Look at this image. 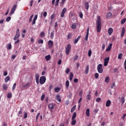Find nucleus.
Masks as SVG:
<instances>
[{"instance_id": "obj_19", "label": "nucleus", "mask_w": 126, "mask_h": 126, "mask_svg": "<svg viewBox=\"0 0 126 126\" xmlns=\"http://www.w3.org/2000/svg\"><path fill=\"white\" fill-rule=\"evenodd\" d=\"M86 114L87 117H89V116H90V109H89V108L87 109Z\"/></svg>"}, {"instance_id": "obj_31", "label": "nucleus", "mask_w": 126, "mask_h": 126, "mask_svg": "<svg viewBox=\"0 0 126 126\" xmlns=\"http://www.w3.org/2000/svg\"><path fill=\"white\" fill-rule=\"evenodd\" d=\"M7 98H8V99H10V98H11V97H12V94L11 93H8L7 94Z\"/></svg>"}, {"instance_id": "obj_2", "label": "nucleus", "mask_w": 126, "mask_h": 126, "mask_svg": "<svg viewBox=\"0 0 126 126\" xmlns=\"http://www.w3.org/2000/svg\"><path fill=\"white\" fill-rule=\"evenodd\" d=\"M75 118H76V112H74L71 118L72 121L71 124L72 126H75L76 125V120H74Z\"/></svg>"}, {"instance_id": "obj_3", "label": "nucleus", "mask_w": 126, "mask_h": 126, "mask_svg": "<svg viewBox=\"0 0 126 126\" xmlns=\"http://www.w3.org/2000/svg\"><path fill=\"white\" fill-rule=\"evenodd\" d=\"M70 50H71V45L68 44L66 45L65 49L66 55H68V54H69Z\"/></svg>"}, {"instance_id": "obj_54", "label": "nucleus", "mask_w": 126, "mask_h": 126, "mask_svg": "<svg viewBox=\"0 0 126 126\" xmlns=\"http://www.w3.org/2000/svg\"><path fill=\"white\" fill-rule=\"evenodd\" d=\"M15 88H16V83H14L12 87V90H15Z\"/></svg>"}, {"instance_id": "obj_25", "label": "nucleus", "mask_w": 126, "mask_h": 126, "mask_svg": "<svg viewBox=\"0 0 126 126\" xmlns=\"http://www.w3.org/2000/svg\"><path fill=\"white\" fill-rule=\"evenodd\" d=\"M113 16V14H112V13L109 12L106 14V18H109V17H111V16Z\"/></svg>"}, {"instance_id": "obj_49", "label": "nucleus", "mask_w": 126, "mask_h": 126, "mask_svg": "<svg viewBox=\"0 0 126 126\" xmlns=\"http://www.w3.org/2000/svg\"><path fill=\"white\" fill-rule=\"evenodd\" d=\"M35 79H39V75L38 73L35 74Z\"/></svg>"}, {"instance_id": "obj_7", "label": "nucleus", "mask_w": 126, "mask_h": 126, "mask_svg": "<svg viewBox=\"0 0 126 126\" xmlns=\"http://www.w3.org/2000/svg\"><path fill=\"white\" fill-rule=\"evenodd\" d=\"M17 7V4H14L12 9H11V11L10 12V15H12L13 14V13H14V11H15V10H16V7Z\"/></svg>"}, {"instance_id": "obj_42", "label": "nucleus", "mask_w": 126, "mask_h": 126, "mask_svg": "<svg viewBox=\"0 0 126 126\" xmlns=\"http://www.w3.org/2000/svg\"><path fill=\"white\" fill-rule=\"evenodd\" d=\"M126 18L123 19L121 21V24H122V25H123V24H125V23H126Z\"/></svg>"}, {"instance_id": "obj_10", "label": "nucleus", "mask_w": 126, "mask_h": 126, "mask_svg": "<svg viewBox=\"0 0 126 126\" xmlns=\"http://www.w3.org/2000/svg\"><path fill=\"white\" fill-rule=\"evenodd\" d=\"M48 108L50 110V111H52V110H54V108H55V104L53 103H50L48 105Z\"/></svg>"}, {"instance_id": "obj_64", "label": "nucleus", "mask_w": 126, "mask_h": 126, "mask_svg": "<svg viewBox=\"0 0 126 126\" xmlns=\"http://www.w3.org/2000/svg\"><path fill=\"white\" fill-rule=\"evenodd\" d=\"M74 82H75V83H77V82H78V79L75 78L74 79Z\"/></svg>"}, {"instance_id": "obj_36", "label": "nucleus", "mask_w": 126, "mask_h": 126, "mask_svg": "<svg viewBox=\"0 0 126 126\" xmlns=\"http://www.w3.org/2000/svg\"><path fill=\"white\" fill-rule=\"evenodd\" d=\"M122 58H123V54L120 53L118 55V59L119 60H122Z\"/></svg>"}, {"instance_id": "obj_14", "label": "nucleus", "mask_w": 126, "mask_h": 126, "mask_svg": "<svg viewBox=\"0 0 126 126\" xmlns=\"http://www.w3.org/2000/svg\"><path fill=\"white\" fill-rule=\"evenodd\" d=\"M112 46H113V44L112 43H110L109 45L108 46V48H106V52H110L111 51V49H112Z\"/></svg>"}, {"instance_id": "obj_37", "label": "nucleus", "mask_w": 126, "mask_h": 126, "mask_svg": "<svg viewBox=\"0 0 126 126\" xmlns=\"http://www.w3.org/2000/svg\"><path fill=\"white\" fill-rule=\"evenodd\" d=\"M110 81V77H106L105 79V82H106V83H108Z\"/></svg>"}, {"instance_id": "obj_11", "label": "nucleus", "mask_w": 126, "mask_h": 126, "mask_svg": "<svg viewBox=\"0 0 126 126\" xmlns=\"http://www.w3.org/2000/svg\"><path fill=\"white\" fill-rule=\"evenodd\" d=\"M66 12V8H64L61 13V17H63L64 16V13Z\"/></svg>"}, {"instance_id": "obj_27", "label": "nucleus", "mask_w": 126, "mask_h": 126, "mask_svg": "<svg viewBox=\"0 0 126 126\" xmlns=\"http://www.w3.org/2000/svg\"><path fill=\"white\" fill-rule=\"evenodd\" d=\"M75 109H76V105H74L72 107L71 109V113H73V112L75 111Z\"/></svg>"}, {"instance_id": "obj_30", "label": "nucleus", "mask_w": 126, "mask_h": 126, "mask_svg": "<svg viewBox=\"0 0 126 126\" xmlns=\"http://www.w3.org/2000/svg\"><path fill=\"white\" fill-rule=\"evenodd\" d=\"M65 86L67 88H68V87H69V81L67 80L65 82Z\"/></svg>"}, {"instance_id": "obj_56", "label": "nucleus", "mask_w": 126, "mask_h": 126, "mask_svg": "<svg viewBox=\"0 0 126 126\" xmlns=\"http://www.w3.org/2000/svg\"><path fill=\"white\" fill-rule=\"evenodd\" d=\"M115 85H116V84H115V83L111 84V89H113V88H114V87H115Z\"/></svg>"}, {"instance_id": "obj_59", "label": "nucleus", "mask_w": 126, "mask_h": 126, "mask_svg": "<svg viewBox=\"0 0 126 126\" xmlns=\"http://www.w3.org/2000/svg\"><path fill=\"white\" fill-rule=\"evenodd\" d=\"M83 94V91H81L79 92V96H80V97H81V96H82Z\"/></svg>"}, {"instance_id": "obj_43", "label": "nucleus", "mask_w": 126, "mask_h": 126, "mask_svg": "<svg viewBox=\"0 0 126 126\" xmlns=\"http://www.w3.org/2000/svg\"><path fill=\"white\" fill-rule=\"evenodd\" d=\"M72 29H75L76 28V24H72L71 26Z\"/></svg>"}, {"instance_id": "obj_13", "label": "nucleus", "mask_w": 126, "mask_h": 126, "mask_svg": "<svg viewBox=\"0 0 126 126\" xmlns=\"http://www.w3.org/2000/svg\"><path fill=\"white\" fill-rule=\"evenodd\" d=\"M88 36H89V27L88 28L87 30V34L85 37V40L88 41Z\"/></svg>"}, {"instance_id": "obj_17", "label": "nucleus", "mask_w": 126, "mask_h": 126, "mask_svg": "<svg viewBox=\"0 0 126 126\" xmlns=\"http://www.w3.org/2000/svg\"><path fill=\"white\" fill-rule=\"evenodd\" d=\"M25 85L26 89H27L31 86V83L29 82L28 83L25 84Z\"/></svg>"}, {"instance_id": "obj_5", "label": "nucleus", "mask_w": 126, "mask_h": 126, "mask_svg": "<svg viewBox=\"0 0 126 126\" xmlns=\"http://www.w3.org/2000/svg\"><path fill=\"white\" fill-rule=\"evenodd\" d=\"M19 29L17 30L16 35L13 38L14 41H15L17 39H18L19 37H20V33L19 32Z\"/></svg>"}, {"instance_id": "obj_52", "label": "nucleus", "mask_w": 126, "mask_h": 126, "mask_svg": "<svg viewBox=\"0 0 126 126\" xmlns=\"http://www.w3.org/2000/svg\"><path fill=\"white\" fill-rule=\"evenodd\" d=\"M60 2V0H57L55 2V6H58L59 5V2Z\"/></svg>"}, {"instance_id": "obj_26", "label": "nucleus", "mask_w": 126, "mask_h": 126, "mask_svg": "<svg viewBox=\"0 0 126 126\" xmlns=\"http://www.w3.org/2000/svg\"><path fill=\"white\" fill-rule=\"evenodd\" d=\"M10 80V77H9V76H7V77H6V78H5V82L6 83L7 82H8V81H9V80Z\"/></svg>"}, {"instance_id": "obj_46", "label": "nucleus", "mask_w": 126, "mask_h": 126, "mask_svg": "<svg viewBox=\"0 0 126 126\" xmlns=\"http://www.w3.org/2000/svg\"><path fill=\"white\" fill-rule=\"evenodd\" d=\"M11 19V17H7V18L6 19V22H9V21H10Z\"/></svg>"}, {"instance_id": "obj_4", "label": "nucleus", "mask_w": 126, "mask_h": 126, "mask_svg": "<svg viewBox=\"0 0 126 126\" xmlns=\"http://www.w3.org/2000/svg\"><path fill=\"white\" fill-rule=\"evenodd\" d=\"M102 66H103L102 64H99L97 65V71L99 73H103V68L102 67Z\"/></svg>"}, {"instance_id": "obj_57", "label": "nucleus", "mask_w": 126, "mask_h": 126, "mask_svg": "<svg viewBox=\"0 0 126 126\" xmlns=\"http://www.w3.org/2000/svg\"><path fill=\"white\" fill-rule=\"evenodd\" d=\"M55 14H53L51 15V19L52 21H53V19H54L55 18Z\"/></svg>"}, {"instance_id": "obj_18", "label": "nucleus", "mask_w": 126, "mask_h": 126, "mask_svg": "<svg viewBox=\"0 0 126 126\" xmlns=\"http://www.w3.org/2000/svg\"><path fill=\"white\" fill-rule=\"evenodd\" d=\"M111 100H107L105 104L106 107H110V106H111Z\"/></svg>"}, {"instance_id": "obj_60", "label": "nucleus", "mask_w": 126, "mask_h": 126, "mask_svg": "<svg viewBox=\"0 0 126 126\" xmlns=\"http://www.w3.org/2000/svg\"><path fill=\"white\" fill-rule=\"evenodd\" d=\"M105 44H102V51H104V50H105Z\"/></svg>"}, {"instance_id": "obj_8", "label": "nucleus", "mask_w": 126, "mask_h": 126, "mask_svg": "<svg viewBox=\"0 0 126 126\" xmlns=\"http://www.w3.org/2000/svg\"><path fill=\"white\" fill-rule=\"evenodd\" d=\"M109 61H110V57H107L105 58L104 62V66H107V65H108V63H109Z\"/></svg>"}, {"instance_id": "obj_39", "label": "nucleus", "mask_w": 126, "mask_h": 126, "mask_svg": "<svg viewBox=\"0 0 126 126\" xmlns=\"http://www.w3.org/2000/svg\"><path fill=\"white\" fill-rule=\"evenodd\" d=\"M27 117H28L27 112L25 111L24 112V118H23L24 119H27Z\"/></svg>"}, {"instance_id": "obj_15", "label": "nucleus", "mask_w": 126, "mask_h": 126, "mask_svg": "<svg viewBox=\"0 0 126 126\" xmlns=\"http://www.w3.org/2000/svg\"><path fill=\"white\" fill-rule=\"evenodd\" d=\"M88 72H89V65H87L85 69V74H88Z\"/></svg>"}, {"instance_id": "obj_50", "label": "nucleus", "mask_w": 126, "mask_h": 126, "mask_svg": "<svg viewBox=\"0 0 126 126\" xmlns=\"http://www.w3.org/2000/svg\"><path fill=\"white\" fill-rule=\"evenodd\" d=\"M79 14V17H80V18H83V14H82V12H80Z\"/></svg>"}, {"instance_id": "obj_34", "label": "nucleus", "mask_w": 126, "mask_h": 126, "mask_svg": "<svg viewBox=\"0 0 126 126\" xmlns=\"http://www.w3.org/2000/svg\"><path fill=\"white\" fill-rule=\"evenodd\" d=\"M12 48V46H11V43L8 44V46H7V50H11Z\"/></svg>"}, {"instance_id": "obj_16", "label": "nucleus", "mask_w": 126, "mask_h": 126, "mask_svg": "<svg viewBox=\"0 0 126 126\" xmlns=\"http://www.w3.org/2000/svg\"><path fill=\"white\" fill-rule=\"evenodd\" d=\"M56 99H57V101L60 102V103H61V102H62V99L61 98V95H60L59 94L57 95Z\"/></svg>"}, {"instance_id": "obj_29", "label": "nucleus", "mask_w": 126, "mask_h": 126, "mask_svg": "<svg viewBox=\"0 0 126 126\" xmlns=\"http://www.w3.org/2000/svg\"><path fill=\"white\" fill-rule=\"evenodd\" d=\"M54 33H55V31L53 30L52 31V32H51V35H50L51 39H54Z\"/></svg>"}, {"instance_id": "obj_58", "label": "nucleus", "mask_w": 126, "mask_h": 126, "mask_svg": "<svg viewBox=\"0 0 126 126\" xmlns=\"http://www.w3.org/2000/svg\"><path fill=\"white\" fill-rule=\"evenodd\" d=\"M71 36H72L71 33H69V34H68L67 35L68 39H71Z\"/></svg>"}, {"instance_id": "obj_32", "label": "nucleus", "mask_w": 126, "mask_h": 126, "mask_svg": "<svg viewBox=\"0 0 126 126\" xmlns=\"http://www.w3.org/2000/svg\"><path fill=\"white\" fill-rule=\"evenodd\" d=\"M87 99L88 101H90V100H91V95H90V92L89 94L87 95Z\"/></svg>"}, {"instance_id": "obj_9", "label": "nucleus", "mask_w": 126, "mask_h": 126, "mask_svg": "<svg viewBox=\"0 0 126 126\" xmlns=\"http://www.w3.org/2000/svg\"><path fill=\"white\" fill-rule=\"evenodd\" d=\"M48 45L49 48H52V47H53L54 46V42H53V41L52 40H49L48 42Z\"/></svg>"}, {"instance_id": "obj_22", "label": "nucleus", "mask_w": 126, "mask_h": 126, "mask_svg": "<svg viewBox=\"0 0 126 126\" xmlns=\"http://www.w3.org/2000/svg\"><path fill=\"white\" fill-rule=\"evenodd\" d=\"M108 32L109 35H112V33H113V28H110L108 29Z\"/></svg>"}, {"instance_id": "obj_40", "label": "nucleus", "mask_w": 126, "mask_h": 126, "mask_svg": "<svg viewBox=\"0 0 126 126\" xmlns=\"http://www.w3.org/2000/svg\"><path fill=\"white\" fill-rule=\"evenodd\" d=\"M34 17V15H32L30 17V18L29 20V22L30 23V22H32V19H33V17Z\"/></svg>"}, {"instance_id": "obj_1", "label": "nucleus", "mask_w": 126, "mask_h": 126, "mask_svg": "<svg viewBox=\"0 0 126 126\" xmlns=\"http://www.w3.org/2000/svg\"><path fill=\"white\" fill-rule=\"evenodd\" d=\"M102 27V22H101V17L97 16L96 20V29L98 33L101 32Z\"/></svg>"}, {"instance_id": "obj_44", "label": "nucleus", "mask_w": 126, "mask_h": 126, "mask_svg": "<svg viewBox=\"0 0 126 126\" xmlns=\"http://www.w3.org/2000/svg\"><path fill=\"white\" fill-rule=\"evenodd\" d=\"M92 55V51L91 50H89L88 51V56L91 57V55Z\"/></svg>"}, {"instance_id": "obj_47", "label": "nucleus", "mask_w": 126, "mask_h": 126, "mask_svg": "<svg viewBox=\"0 0 126 126\" xmlns=\"http://www.w3.org/2000/svg\"><path fill=\"white\" fill-rule=\"evenodd\" d=\"M44 43V40L43 39L38 40V44H43Z\"/></svg>"}, {"instance_id": "obj_35", "label": "nucleus", "mask_w": 126, "mask_h": 126, "mask_svg": "<svg viewBox=\"0 0 126 126\" xmlns=\"http://www.w3.org/2000/svg\"><path fill=\"white\" fill-rule=\"evenodd\" d=\"M3 89L4 90H7V88H8V87H7V85H6V84H3Z\"/></svg>"}, {"instance_id": "obj_53", "label": "nucleus", "mask_w": 126, "mask_h": 126, "mask_svg": "<svg viewBox=\"0 0 126 126\" xmlns=\"http://www.w3.org/2000/svg\"><path fill=\"white\" fill-rule=\"evenodd\" d=\"M96 102H97L98 103H99V102H100V101H101V97H97L96 100H95Z\"/></svg>"}, {"instance_id": "obj_21", "label": "nucleus", "mask_w": 126, "mask_h": 126, "mask_svg": "<svg viewBox=\"0 0 126 126\" xmlns=\"http://www.w3.org/2000/svg\"><path fill=\"white\" fill-rule=\"evenodd\" d=\"M85 8L88 10L89 9V3L88 2L85 3Z\"/></svg>"}, {"instance_id": "obj_61", "label": "nucleus", "mask_w": 126, "mask_h": 126, "mask_svg": "<svg viewBox=\"0 0 126 126\" xmlns=\"http://www.w3.org/2000/svg\"><path fill=\"white\" fill-rule=\"evenodd\" d=\"M39 116H40V113H38L37 114V115L36 116V122H37V121H38V119L39 118Z\"/></svg>"}, {"instance_id": "obj_48", "label": "nucleus", "mask_w": 126, "mask_h": 126, "mask_svg": "<svg viewBox=\"0 0 126 126\" xmlns=\"http://www.w3.org/2000/svg\"><path fill=\"white\" fill-rule=\"evenodd\" d=\"M73 78V73L72 72L70 73V75L69 76V78Z\"/></svg>"}, {"instance_id": "obj_20", "label": "nucleus", "mask_w": 126, "mask_h": 126, "mask_svg": "<svg viewBox=\"0 0 126 126\" xmlns=\"http://www.w3.org/2000/svg\"><path fill=\"white\" fill-rule=\"evenodd\" d=\"M126 33V30H125V28H122V31L121 32V37H123L125 33Z\"/></svg>"}, {"instance_id": "obj_6", "label": "nucleus", "mask_w": 126, "mask_h": 126, "mask_svg": "<svg viewBox=\"0 0 126 126\" xmlns=\"http://www.w3.org/2000/svg\"><path fill=\"white\" fill-rule=\"evenodd\" d=\"M46 82V77L43 76H41L39 79V83L40 84H44Z\"/></svg>"}, {"instance_id": "obj_51", "label": "nucleus", "mask_w": 126, "mask_h": 126, "mask_svg": "<svg viewBox=\"0 0 126 126\" xmlns=\"http://www.w3.org/2000/svg\"><path fill=\"white\" fill-rule=\"evenodd\" d=\"M45 94H43L41 97V101H44V99H45Z\"/></svg>"}, {"instance_id": "obj_33", "label": "nucleus", "mask_w": 126, "mask_h": 126, "mask_svg": "<svg viewBox=\"0 0 126 126\" xmlns=\"http://www.w3.org/2000/svg\"><path fill=\"white\" fill-rule=\"evenodd\" d=\"M120 101L121 102V103L123 105L125 103V97H121Z\"/></svg>"}, {"instance_id": "obj_63", "label": "nucleus", "mask_w": 126, "mask_h": 126, "mask_svg": "<svg viewBox=\"0 0 126 126\" xmlns=\"http://www.w3.org/2000/svg\"><path fill=\"white\" fill-rule=\"evenodd\" d=\"M58 64H59V65H60V64H62V60H60L58 62Z\"/></svg>"}, {"instance_id": "obj_45", "label": "nucleus", "mask_w": 126, "mask_h": 126, "mask_svg": "<svg viewBox=\"0 0 126 126\" xmlns=\"http://www.w3.org/2000/svg\"><path fill=\"white\" fill-rule=\"evenodd\" d=\"M70 72V70L69 69V68H67L65 70V73L67 74H68V73H69V72Z\"/></svg>"}, {"instance_id": "obj_12", "label": "nucleus", "mask_w": 126, "mask_h": 126, "mask_svg": "<svg viewBox=\"0 0 126 126\" xmlns=\"http://www.w3.org/2000/svg\"><path fill=\"white\" fill-rule=\"evenodd\" d=\"M81 38V35H80L78 36L76 39H75L73 41L74 44H77V42H78V41H79V40H80Z\"/></svg>"}, {"instance_id": "obj_23", "label": "nucleus", "mask_w": 126, "mask_h": 126, "mask_svg": "<svg viewBox=\"0 0 126 126\" xmlns=\"http://www.w3.org/2000/svg\"><path fill=\"white\" fill-rule=\"evenodd\" d=\"M46 61H50L51 60V55H48L45 56Z\"/></svg>"}, {"instance_id": "obj_41", "label": "nucleus", "mask_w": 126, "mask_h": 126, "mask_svg": "<svg viewBox=\"0 0 126 126\" xmlns=\"http://www.w3.org/2000/svg\"><path fill=\"white\" fill-rule=\"evenodd\" d=\"M94 77L96 78V79H98L99 78V74L98 73H95L94 74Z\"/></svg>"}, {"instance_id": "obj_62", "label": "nucleus", "mask_w": 126, "mask_h": 126, "mask_svg": "<svg viewBox=\"0 0 126 126\" xmlns=\"http://www.w3.org/2000/svg\"><path fill=\"white\" fill-rule=\"evenodd\" d=\"M3 75H4V76H6V75H7V71H4Z\"/></svg>"}, {"instance_id": "obj_55", "label": "nucleus", "mask_w": 126, "mask_h": 126, "mask_svg": "<svg viewBox=\"0 0 126 126\" xmlns=\"http://www.w3.org/2000/svg\"><path fill=\"white\" fill-rule=\"evenodd\" d=\"M40 37H44V36H45V32H41L40 33Z\"/></svg>"}, {"instance_id": "obj_38", "label": "nucleus", "mask_w": 126, "mask_h": 126, "mask_svg": "<svg viewBox=\"0 0 126 126\" xmlns=\"http://www.w3.org/2000/svg\"><path fill=\"white\" fill-rule=\"evenodd\" d=\"M78 60V55H75V57H74L73 61L74 62H75Z\"/></svg>"}, {"instance_id": "obj_28", "label": "nucleus", "mask_w": 126, "mask_h": 126, "mask_svg": "<svg viewBox=\"0 0 126 126\" xmlns=\"http://www.w3.org/2000/svg\"><path fill=\"white\" fill-rule=\"evenodd\" d=\"M20 88H22V90H24L26 89L25 85H24V84H21V85L20 86Z\"/></svg>"}, {"instance_id": "obj_24", "label": "nucleus", "mask_w": 126, "mask_h": 126, "mask_svg": "<svg viewBox=\"0 0 126 126\" xmlns=\"http://www.w3.org/2000/svg\"><path fill=\"white\" fill-rule=\"evenodd\" d=\"M61 91V88L59 87L55 88V92H56V93H58V92H60Z\"/></svg>"}]
</instances>
